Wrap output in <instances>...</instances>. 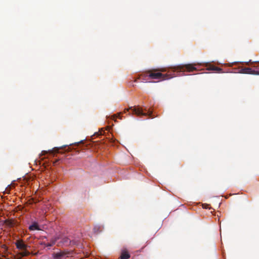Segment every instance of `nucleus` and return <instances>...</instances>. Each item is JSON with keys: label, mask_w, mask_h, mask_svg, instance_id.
I'll return each mask as SVG.
<instances>
[{"label": "nucleus", "mask_w": 259, "mask_h": 259, "mask_svg": "<svg viewBox=\"0 0 259 259\" xmlns=\"http://www.w3.org/2000/svg\"><path fill=\"white\" fill-rule=\"evenodd\" d=\"M194 64H186L184 65H179L172 66L170 68L167 73L163 74L160 72H152L149 71L148 76L152 79H159L161 80H165L170 79L179 75V73L187 70L189 72L197 70V68L195 67Z\"/></svg>", "instance_id": "nucleus-1"}, {"label": "nucleus", "mask_w": 259, "mask_h": 259, "mask_svg": "<svg viewBox=\"0 0 259 259\" xmlns=\"http://www.w3.org/2000/svg\"><path fill=\"white\" fill-rule=\"evenodd\" d=\"M72 251L63 250L53 253V256L54 259H65L66 257L72 255Z\"/></svg>", "instance_id": "nucleus-2"}, {"label": "nucleus", "mask_w": 259, "mask_h": 259, "mask_svg": "<svg viewBox=\"0 0 259 259\" xmlns=\"http://www.w3.org/2000/svg\"><path fill=\"white\" fill-rule=\"evenodd\" d=\"M130 109L132 111L133 113L136 114L137 115L140 116H146L149 115L151 117V113L150 111L148 112H144L143 109L140 107H130Z\"/></svg>", "instance_id": "nucleus-3"}, {"label": "nucleus", "mask_w": 259, "mask_h": 259, "mask_svg": "<svg viewBox=\"0 0 259 259\" xmlns=\"http://www.w3.org/2000/svg\"><path fill=\"white\" fill-rule=\"evenodd\" d=\"M241 73H245V74H258L259 75V73L256 72L254 70H252L250 68L245 67L242 68L241 70Z\"/></svg>", "instance_id": "nucleus-4"}, {"label": "nucleus", "mask_w": 259, "mask_h": 259, "mask_svg": "<svg viewBox=\"0 0 259 259\" xmlns=\"http://www.w3.org/2000/svg\"><path fill=\"white\" fill-rule=\"evenodd\" d=\"M60 148L55 147L52 150H49L48 151L44 150L41 152V155H45L46 154L49 153L50 154L54 155L56 153L58 152Z\"/></svg>", "instance_id": "nucleus-5"}, {"label": "nucleus", "mask_w": 259, "mask_h": 259, "mask_svg": "<svg viewBox=\"0 0 259 259\" xmlns=\"http://www.w3.org/2000/svg\"><path fill=\"white\" fill-rule=\"evenodd\" d=\"M16 247L19 249H25L27 248V245L22 240H18L16 243Z\"/></svg>", "instance_id": "nucleus-6"}, {"label": "nucleus", "mask_w": 259, "mask_h": 259, "mask_svg": "<svg viewBox=\"0 0 259 259\" xmlns=\"http://www.w3.org/2000/svg\"><path fill=\"white\" fill-rule=\"evenodd\" d=\"M29 229L30 231L40 230V229L39 228L36 222H34L32 225H30L29 227Z\"/></svg>", "instance_id": "nucleus-7"}, {"label": "nucleus", "mask_w": 259, "mask_h": 259, "mask_svg": "<svg viewBox=\"0 0 259 259\" xmlns=\"http://www.w3.org/2000/svg\"><path fill=\"white\" fill-rule=\"evenodd\" d=\"M130 257V255L127 251L123 250L121 252L120 259H128Z\"/></svg>", "instance_id": "nucleus-8"}, {"label": "nucleus", "mask_w": 259, "mask_h": 259, "mask_svg": "<svg viewBox=\"0 0 259 259\" xmlns=\"http://www.w3.org/2000/svg\"><path fill=\"white\" fill-rule=\"evenodd\" d=\"M59 239L58 237H55L54 238H53L51 239L50 242L48 243V244L47 245V246L51 247L54 245L57 241V240Z\"/></svg>", "instance_id": "nucleus-9"}, {"label": "nucleus", "mask_w": 259, "mask_h": 259, "mask_svg": "<svg viewBox=\"0 0 259 259\" xmlns=\"http://www.w3.org/2000/svg\"><path fill=\"white\" fill-rule=\"evenodd\" d=\"M7 224L10 227H13L17 225V222L14 220H9L7 221Z\"/></svg>", "instance_id": "nucleus-10"}, {"label": "nucleus", "mask_w": 259, "mask_h": 259, "mask_svg": "<svg viewBox=\"0 0 259 259\" xmlns=\"http://www.w3.org/2000/svg\"><path fill=\"white\" fill-rule=\"evenodd\" d=\"M101 226H95L94 228V232L96 233H98L99 232H100V231H102V229H101Z\"/></svg>", "instance_id": "nucleus-11"}, {"label": "nucleus", "mask_w": 259, "mask_h": 259, "mask_svg": "<svg viewBox=\"0 0 259 259\" xmlns=\"http://www.w3.org/2000/svg\"><path fill=\"white\" fill-rule=\"evenodd\" d=\"M22 252H21V255L23 256H25L28 255L29 254V252L25 249H22Z\"/></svg>", "instance_id": "nucleus-12"}, {"label": "nucleus", "mask_w": 259, "mask_h": 259, "mask_svg": "<svg viewBox=\"0 0 259 259\" xmlns=\"http://www.w3.org/2000/svg\"><path fill=\"white\" fill-rule=\"evenodd\" d=\"M208 70H214V71H220L221 70V69L220 68H218L217 67H210L208 69Z\"/></svg>", "instance_id": "nucleus-13"}, {"label": "nucleus", "mask_w": 259, "mask_h": 259, "mask_svg": "<svg viewBox=\"0 0 259 259\" xmlns=\"http://www.w3.org/2000/svg\"><path fill=\"white\" fill-rule=\"evenodd\" d=\"M159 70L161 71L164 72V71H166V69H160Z\"/></svg>", "instance_id": "nucleus-14"}]
</instances>
